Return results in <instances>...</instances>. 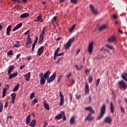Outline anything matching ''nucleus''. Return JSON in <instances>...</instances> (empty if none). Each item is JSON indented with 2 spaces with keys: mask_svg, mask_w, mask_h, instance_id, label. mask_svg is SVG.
Segmentation results:
<instances>
[{
  "mask_svg": "<svg viewBox=\"0 0 127 127\" xmlns=\"http://www.w3.org/2000/svg\"><path fill=\"white\" fill-rule=\"evenodd\" d=\"M63 54H64V53H62L59 54H58L57 56H61L62 55H63Z\"/></svg>",
  "mask_w": 127,
  "mask_h": 127,
  "instance_id": "338daca9",
  "label": "nucleus"
},
{
  "mask_svg": "<svg viewBox=\"0 0 127 127\" xmlns=\"http://www.w3.org/2000/svg\"><path fill=\"white\" fill-rule=\"evenodd\" d=\"M89 8L93 14H95V15L98 14V9L96 8L95 6L93 4H90L89 5Z\"/></svg>",
  "mask_w": 127,
  "mask_h": 127,
  "instance_id": "0eeeda50",
  "label": "nucleus"
},
{
  "mask_svg": "<svg viewBox=\"0 0 127 127\" xmlns=\"http://www.w3.org/2000/svg\"><path fill=\"white\" fill-rule=\"evenodd\" d=\"M6 94V89L5 88L3 89L2 90V98H4V97H5V95Z\"/></svg>",
  "mask_w": 127,
  "mask_h": 127,
  "instance_id": "e433bc0d",
  "label": "nucleus"
},
{
  "mask_svg": "<svg viewBox=\"0 0 127 127\" xmlns=\"http://www.w3.org/2000/svg\"><path fill=\"white\" fill-rule=\"evenodd\" d=\"M8 106V103H7V101L6 100L5 104L4 105V108H7V106Z\"/></svg>",
  "mask_w": 127,
  "mask_h": 127,
  "instance_id": "864d4df0",
  "label": "nucleus"
},
{
  "mask_svg": "<svg viewBox=\"0 0 127 127\" xmlns=\"http://www.w3.org/2000/svg\"><path fill=\"white\" fill-rule=\"evenodd\" d=\"M24 67H25V65H22L20 66V70H22V69H23L24 68Z\"/></svg>",
  "mask_w": 127,
  "mask_h": 127,
  "instance_id": "4d7b16f0",
  "label": "nucleus"
},
{
  "mask_svg": "<svg viewBox=\"0 0 127 127\" xmlns=\"http://www.w3.org/2000/svg\"><path fill=\"white\" fill-rule=\"evenodd\" d=\"M76 24H74L73 26H71V27L70 28L69 30V32L70 33H72V32H73V31L74 30V29H75V28H76Z\"/></svg>",
  "mask_w": 127,
  "mask_h": 127,
  "instance_id": "473e14b6",
  "label": "nucleus"
},
{
  "mask_svg": "<svg viewBox=\"0 0 127 127\" xmlns=\"http://www.w3.org/2000/svg\"><path fill=\"white\" fill-rule=\"evenodd\" d=\"M20 55H21V54H19L16 56V59H18L19 57H20Z\"/></svg>",
  "mask_w": 127,
  "mask_h": 127,
  "instance_id": "bf43d9fd",
  "label": "nucleus"
},
{
  "mask_svg": "<svg viewBox=\"0 0 127 127\" xmlns=\"http://www.w3.org/2000/svg\"><path fill=\"white\" fill-rule=\"evenodd\" d=\"M87 51L88 53L90 54H93V52L94 51V43L93 42H91L87 48Z\"/></svg>",
  "mask_w": 127,
  "mask_h": 127,
  "instance_id": "39448f33",
  "label": "nucleus"
},
{
  "mask_svg": "<svg viewBox=\"0 0 127 127\" xmlns=\"http://www.w3.org/2000/svg\"><path fill=\"white\" fill-rule=\"evenodd\" d=\"M70 85H69V86H73V84L75 83V80L72 79L71 80H70Z\"/></svg>",
  "mask_w": 127,
  "mask_h": 127,
  "instance_id": "de8ad7c7",
  "label": "nucleus"
},
{
  "mask_svg": "<svg viewBox=\"0 0 127 127\" xmlns=\"http://www.w3.org/2000/svg\"><path fill=\"white\" fill-rule=\"evenodd\" d=\"M55 78H56V74L55 73H53L50 77V78H48L47 80V83H51L52 82H53L54 80H55Z\"/></svg>",
  "mask_w": 127,
  "mask_h": 127,
  "instance_id": "9d476101",
  "label": "nucleus"
},
{
  "mask_svg": "<svg viewBox=\"0 0 127 127\" xmlns=\"http://www.w3.org/2000/svg\"><path fill=\"white\" fill-rule=\"evenodd\" d=\"M50 73H51L50 72V70H47V71L43 74L44 77H45L46 79V80H47V79H49Z\"/></svg>",
  "mask_w": 127,
  "mask_h": 127,
  "instance_id": "f3484780",
  "label": "nucleus"
},
{
  "mask_svg": "<svg viewBox=\"0 0 127 127\" xmlns=\"http://www.w3.org/2000/svg\"><path fill=\"white\" fill-rule=\"evenodd\" d=\"M60 96L61 97V101L60 103V106H62L64 103V98L63 96V94H62V92L60 91Z\"/></svg>",
  "mask_w": 127,
  "mask_h": 127,
  "instance_id": "4468645a",
  "label": "nucleus"
},
{
  "mask_svg": "<svg viewBox=\"0 0 127 127\" xmlns=\"http://www.w3.org/2000/svg\"><path fill=\"white\" fill-rule=\"evenodd\" d=\"M11 30V25H9L6 29V31H10Z\"/></svg>",
  "mask_w": 127,
  "mask_h": 127,
  "instance_id": "49530a36",
  "label": "nucleus"
},
{
  "mask_svg": "<svg viewBox=\"0 0 127 127\" xmlns=\"http://www.w3.org/2000/svg\"><path fill=\"white\" fill-rule=\"evenodd\" d=\"M34 97V92H33L31 94L30 98V99H33Z\"/></svg>",
  "mask_w": 127,
  "mask_h": 127,
  "instance_id": "8fccbe9b",
  "label": "nucleus"
},
{
  "mask_svg": "<svg viewBox=\"0 0 127 127\" xmlns=\"http://www.w3.org/2000/svg\"><path fill=\"white\" fill-rule=\"evenodd\" d=\"M3 109V105H2V103H1V102L0 101V114L2 112V110Z\"/></svg>",
  "mask_w": 127,
  "mask_h": 127,
  "instance_id": "ea45409f",
  "label": "nucleus"
},
{
  "mask_svg": "<svg viewBox=\"0 0 127 127\" xmlns=\"http://www.w3.org/2000/svg\"><path fill=\"white\" fill-rule=\"evenodd\" d=\"M13 69H14V66H13V65L10 66L7 71L8 75H10V74H11V72H12Z\"/></svg>",
  "mask_w": 127,
  "mask_h": 127,
  "instance_id": "bb28decb",
  "label": "nucleus"
},
{
  "mask_svg": "<svg viewBox=\"0 0 127 127\" xmlns=\"http://www.w3.org/2000/svg\"><path fill=\"white\" fill-rule=\"evenodd\" d=\"M39 78H40V85H45L46 82V79L43 76V72H41L39 74Z\"/></svg>",
  "mask_w": 127,
  "mask_h": 127,
  "instance_id": "423d86ee",
  "label": "nucleus"
},
{
  "mask_svg": "<svg viewBox=\"0 0 127 127\" xmlns=\"http://www.w3.org/2000/svg\"><path fill=\"white\" fill-rule=\"evenodd\" d=\"M109 42H117V37L115 36H112L108 39Z\"/></svg>",
  "mask_w": 127,
  "mask_h": 127,
  "instance_id": "ddd939ff",
  "label": "nucleus"
},
{
  "mask_svg": "<svg viewBox=\"0 0 127 127\" xmlns=\"http://www.w3.org/2000/svg\"><path fill=\"white\" fill-rule=\"evenodd\" d=\"M11 99H12V104H14V102L15 101V98H16V93H12L11 94Z\"/></svg>",
  "mask_w": 127,
  "mask_h": 127,
  "instance_id": "dca6fc26",
  "label": "nucleus"
},
{
  "mask_svg": "<svg viewBox=\"0 0 127 127\" xmlns=\"http://www.w3.org/2000/svg\"><path fill=\"white\" fill-rule=\"evenodd\" d=\"M18 88H19V83L17 84L14 88L12 89V91L13 92H16V91H17V90H18Z\"/></svg>",
  "mask_w": 127,
  "mask_h": 127,
  "instance_id": "72a5a7b5",
  "label": "nucleus"
},
{
  "mask_svg": "<svg viewBox=\"0 0 127 127\" xmlns=\"http://www.w3.org/2000/svg\"><path fill=\"white\" fill-rule=\"evenodd\" d=\"M92 81H93V76L90 75L88 77L89 83H92Z\"/></svg>",
  "mask_w": 127,
  "mask_h": 127,
  "instance_id": "a19ab883",
  "label": "nucleus"
},
{
  "mask_svg": "<svg viewBox=\"0 0 127 127\" xmlns=\"http://www.w3.org/2000/svg\"><path fill=\"white\" fill-rule=\"evenodd\" d=\"M37 41H38V37H35V40L33 44H34L35 45H36V44H37Z\"/></svg>",
  "mask_w": 127,
  "mask_h": 127,
  "instance_id": "37998d69",
  "label": "nucleus"
},
{
  "mask_svg": "<svg viewBox=\"0 0 127 127\" xmlns=\"http://www.w3.org/2000/svg\"><path fill=\"white\" fill-rule=\"evenodd\" d=\"M106 47H107V48H109L110 50H112V51H115V48L114 47V46H112L109 44H106Z\"/></svg>",
  "mask_w": 127,
  "mask_h": 127,
  "instance_id": "7c9ffc66",
  "label": "nucleus"
},
{
  "mask_svg": "<svg viewBox=\"0 0 127 127\" xmlns=\"http://www.w3.org/2000/svg\"><path fill=\"white\" fill-rule=\"evenodd\" d=\"M13 52H12V50H10L7 53V55L8 56H13Z\"/></svg>",
  "mask_w": 127,
  "mask_h": 127,
  "instance_id": "58836bf2",
  "label": "nucleus"
},
{
  "mask_svg": "<svg viewBox=\"0 0 127 127\" xmlns=\"http://www.w3.org/2000/svg\"><path fill=\"white\" fill-rule=\"evenodd\" d=\"M27 58L28 61H30V60H31V57H30V56L29 57H27Z\"/></svg>",
  "mask_w": 127,
  "mask_h": 127,
  "instance_id": "e2e57ef3",
  "label": "nucleus"
},
{
  "mask_svg": "<svg viewBox=\"0 0 127 127\" xmlns=\"http://www.w3.org/2000/svg\"><path fill=\"white\" fill-rule=\"evenodd\" d=\"M75 38L74 37L70 38L67 43L64 45V48L65 50H68L71 46L72 45V43H73V41H74Z\"/></svg>",
  "mask_w": 127,
  "mask_h": 127,
  "instance_id": "f03ea898",
  "label": "nucleus"
},
{
  "mask_svg": "<svg viewBox=\"0 0 127 127\" xmlns=\"http://www.w3.org/2000/svg\"><path fill=\"white\" fill-rule=\"evenodd\" d=\"M127 73H123L122 75V77L123 78V79H124V80H125V81H127Z\"/></svg>",
  "mask_w": 127,
  "mask_h": 127,
  "instance_id": "c9c22d12",
  "label": "nucleus"
},
{
  "mask_svg": "<svg viewBox=\"0 0 127 127\" xmlns=\"http://www.w3.org/2000/svg\"><path fill=\"white\" fill-rule=\"evenodd\" d=\"M22 106H23V109H25V108L26 107V104L23 103Z\"/></svg>",
  "mask_w": 127,
  "mask_h": 127,
  "instance_id": "680f3d73",
  "label": "nucleus"
},
{
  "mask_svg": "<svg viewBox=\"0 0 127 127\" xmlns=\"http://www.w3.org/2000/svg\"><path fill=\"white\" fill-rule=\"evenodd\" d=\"M70 2L73 4H76L78 3V0H70Z\"/></svg>",
  "mask_w": 127,
  "mask_h": 127,
  "instance_id": "79ce46f5",
  "label": "nucleus"
},
{
  "mask_svg": "<svg viewBox=\"0 0 127 127\" xmlns=\"http://www.w3.org/2000/svg\"><path fill=\"white\" fill-rule=\"evenodd\" d=\"M32 43V41H31V38H30V35L29 34L27 38V41L26 43V46L27 47L29 44H31Z\"/></svg>",
  "mask_w": 127,
  "mask_h": 127,
  "instance_id": "f8f14e48",
  "label": "nucleus"
},
{
  "mask_svg": "<svg viewBox=\"0 0 127 127\" xmlns=\"http://www.w3.org/2000/svg\"><path fill=\"white\" fill-rule=\"evenodd\" d=\"M110 110L111 113L112 114H114L115 112V106L114 105V103H113V102H111L110 103Z\"/></svg>",
  "mask_w": 127,
  "mask_h": 127,
  "instance_id": "412c9836",
  "label": "nucleus"
},
{
  "mask_svg": "<svg viewBox=\"0 0 127 127\" xmlns=\"http://www.w3.org/2000/svg\"><path fill=\"white\" fill-rule=\"evenodd\" d=\"M33 104H36V103H38V100L37 99H34L33 101Z\"/></svg>",
  "mask_w": 127,
  "mask_h": 127,
  "instance_id": "603ef678",
  "label": "nucleus"
},
{
  "mask_svg": "<svg viewBox=\"0 0 127 127\" xmlns=\"http://www.w3.org/2000/svg\"><path fill=\"white\" fill-rule=\"evenodd\" d=\"M76 99H77V100H79L81 99V95H76Z\"/></svg>",
  "mask_w": 127,
  "mask_h": 127,
  "instance_id": "6e6d98bb",
  "label": "nucleus"
},
{
  "mask_svg": "<svg viewBox=\"0 0 127 127\" xmlns=\"http://www.w3.org/2000/svg\"><path fill=\"white\" fill-rule=\"evenodd\" d=\"M43 50H44V46H41L38 49L37 54L38 56H41L42 53H43Z\"/></svg>",
  "mask_w": 127,
  "mask_h": 127,
  "instance_id": "9b49d317",
  "label": "nucleus"
},
{
  "mask_svg": "<svg viewBox=\"0 0 127 127\" xmlns=\"http://www.w3.org/2000/svg\"><path fill=\"white\" fill-rule=\"evenodd\" d=\"M100 78H98L96 82V85L97 87L99 86V84H100Z\"/></svg>",
  "mask_w": 127,
  "mask_h": 127,
  "instance_id": "a18cd8bd",
  "label": "nucleus"
},
{
  "mask_svg": "<svg viewBox=\"0 0 127 127\" xmlns=\"http://www.w3.org/2000/svg\"><path fill=\"white\" fill-rule=\"evenodd\" d=\"M21 26H22V23H19L12 29L13 31H15V30H17V29L20 28Z\"/></svg>",
  "mask_w": 127,
  "mask_h": 127,
  "instance_id": "393cba45",
  "label": "nucleus"
},
{
  "mask_svg": "<svg viewBox=\"0 0 127 127\" xmlns=\"http://www.w3.org/2000/svg\"><path fill=\"white\" fill-rule=\"evenodd\" d=\"M45 32H46V27H44L42 29V31L41 32L39 39L38 44H41L43 42V40H44V35L45 34Z\"/></svg>",
  "mask_w": 127,
  "mask_h": 127,
  "instance_id": "f257e3e1",
  "label": "nucleus"
},
{
  "mask_svg": "<svg viewBox=\"0 0 127 127\" xmlns=\"http://www.w3.org/2000/svg\"><path fill=\"white\" fill-rule=\"evenodd\" d=\"M75 119H76V117L74 116H73L71 118L69 121L70 125H74V124H75Z\"/></svg>",
  "mask_w": 127,
  "mask_h": 127,
  "instance_id": "c756f323",
  "label": "nucleus"
},
{
  "mask_svg": "<svg viewBox=\"0 0 127 127\" xmlns=\"http://www.w3.org/2000/svg\"><path fill=\"white\" fill-rule=\"evenodd\" d=\"M105 113H106V104L103 105L101 111H100V115L99 117L97 118V121H99V120H101L103 117H104V115H105Z\"/></svg>",
  "mask_w": 127,
  "mask_h": 127,
  "instance_id": "7ed1b4c3",
  "label": "nucleus"
},
{
  "mask_svg": "<svg viewBox=\"0 0 127 127\" xmlns=\"http://www.w3.org/2000/svg\"><path fill=\"white\" fill-rule=\"evenodd\" d=\"M58 52H59V48H58L54 53V60H56V57H57V54H58Z\"/></svg>",
  "mask_w": 127,
  "mask_h": 127,
  "instance_id": "2f4dec72",
  "label": "nucleus"
},
{
  "mask_svg": "<svg viewBox=\"0 0 127 127\" xmlns=\"http://www.w3.org/2000/svg\"><path fill=\"white\" fill-rule=\"evenodd\" d=\"M117 17H118V16H117V15L116 14L113 15V18H114L115 19H116Z\"/></svg>",
  "mask_w": 127,
  "mask_h": 127,
  "instance_id": "69168bd1",
  "label": "nucleus"
},
{
  "mask_svg": "<svg viewBox=\"0 0 127 127\" xmlns=\"http://www.w3.org/2000/svg\"><path fill=\"white\" fill-rule=\"evenodd\" d=\"M120 107L121 111H122V112L123 113V114H124V113H125V108H124V107H123L122 106V105H120Z\"/></svg>",
  "mask_w": 127,
  "mask_h": 127,
  "instance_id": "c03bdc74",
  "label": "nucleus"
},
{
  "mask_svg": "<svg viewBox=\"0 0 127 127\" xmlns=\"http://www.w3.org/2000/svg\"><path fill=\"white\" fill-rule=\"evenodd\" d=\"M35 45H36L33 44L31 51H33V50H34V49L35 48Z\"/></svg>",
  "mask_w": 127,
  "mask_h": 127,
  "instance_id": "5fc2aeb1",
  "label": "nucleus"
},
{
  "mask_svg": "<svg viewBox=\"0 0 127 127\" xmlns=\"http://www.w3.org/2000/svg\"><path fill=\"white\" fill-rule=\"evenodd\" d=\"M53 19L54 21H56L57 20V16L54 17Z\"/></svg>",
  "mask_w": 127,
  "mask_h": 127,
  "instance_id": "774afa93",
  "label": "nucleus"
},
{
  "mask_svg": "<svg viewBox=\"0 0 127 127\" xmlns=\"http://www.w3.org/2000/svg\"><path fill=\"white\" fill-rule=\"evenodd\" d=\"M30 74H31L30 72H29L27 74L24 75V77L26 81H30Z\"/></svg>",
  "mask_w": 127,
  "mask_h": 127,
  "instance_id": "2eb2a0df",
  "label": "nucleus"
},
{
  "mask_svg": "<svg viewBox=\"0 0 127 127\" xmlns=\"http://www.w3.org/2000/svg\"><path fill=\"white\" fill-rule=\"evenodd\" d=\"M85 110L89 111V112L92 113V114H95V111L93 109V108H92L91 107H85Z\"/></svg>",
  "mask_w": 127,
  "mask_h": 127,
  "instance_id": "b1692460",
  "label": "nucleus"
},
{
  "mask_svg": "<svg viewBox=\"0 0 127 127\" xmlns=\"http://www.w3.org/2000/svg\"><path fill=\"white\" fill-rule=\"evenodd\" d=\"M29 16V14L27 13H24L20 15V17L21 18H25L26 17H28Z\"/></svg>",
  "mask_w": 127,
  "mask_h": 127,
  "instance_id": "cd10ccee",
  "label": "nucleus"
},
{
  "mask_svg": "<svg viewBox=\"0 0 127 127\" xmlns=\"http://www.w3.org/2000/svg\"><path fill=\"white\" fill-rule=\"evenodd\" d=\"M85 120L86 121H89L90 122H91L93 121V120H94V117H92V114L89 113Z\"/></svg>",
  "mask_w": 127,
  "mask_h": 127,
  "instance_id": "aec40b11",
  "label": "nucleus"
},
{
  "mask_svg": "<svg viewBox=\"0 0 127 127\" xmlns=\"http://www.w3.org/2000/svg\"><path fill=\"white\" fill-rule=\"evenodd\" d=\"M118 86H119L121 90H122V89H123L124 91L125 90H127V84L126 83V82H125L124 80L119 81Z\"/></svg>",
  "mask_w": 127,
  "mask_h": 127,
  "instance_id": "20e7f679",
  "label": "nucleus"
},
{
  "mask_svg": "<svg viewBox=\"0 0 127 127\" xmlns=\"http://www.w3.org/2000/svg\"><path fill=\"white\" fill-rule=\"evenodd\" d=\"M46 126H48V123L47 122H44V127H46Z\"/></svg>",
  "mask_w": 127,
  "mask_h": 127,
  "instance_id": "0e129e2a",
  "label": "nucleus"
},
{
  "mask_svg": "<svg viewBox=\"0 0 127 127\" xmlns=\"http://www.w3.org/2000/svg\"><path fill=\"white\" fill-rule=\"evenodd\" d=\"M16 76H17V72L9 74L8 79L10 80V79H12V78H14V77H16Z\"/></svg>",
  "mask_w": 127,
  "mask_h": 127,
  "instance_id": "c85d7f7f",
  "label": "nucleus"
},
{
  "mask_svg": "<svg viewBox=\"0 0 127 127\" xmlns=\"http://www.w3.org/2000/svg\"><path fill=\"white\" fill-rule=\"evenodd\" d=\"M80 50L79 49L77 50L76 53V55H78L80 53Z\"/></svg>",
  "mask_w": 127,
  "mask_h": 127,
  "instance_id": "13d9d810",
  "label": "nucleus"
},
{
  "mask_svg": "<svg viewBox=\"0 0 127 127\" xmlns=\"http://www.w3.org/2000/svg\"><path fill=\"white\" fill-rule=\"evenodd\" d=\"M41 18H42V15H40L38 17H37V19L34 20V21H36L37 22H38L41 20Z\"/></svg>",
  "mask_w": 127,
  "mask_h": 127,
  "instance_id": "f704fd0d",
  "label": "nucleus"
},
{
  "mask_svg": "<svg viewBox=\"0 0 127 127\" xmlns=\"http://www.w3.org/2000/svg\"><path fill=\"white\" fill-rule=\"evenodd\" d=\"M85 73L86 75H88V74H89L90 73V69L85 70Z\"/></svg>",
  "mask_w": 127,
  "mask_h": 127,
  "instance_id": "09e8293b",
  "label": "nucleus"
},
{
  "mask_svg": "<svg viewBox=\"0 0 127 127\" xmlns=\"http://www.w3.org/2000/svg\"><path fill=\"white\" fill-rule=\"evenodd\" d=\"M108 28V25L104 24L101 26V27L99 29V31H102V30H104V29H106V28Z\"/></svg>",
  "mask_w": 127,
  "mask_h": 127,
  "instance_id": "a878e982",
  "label": "nucleus"
},
{
  "mask_svg": "<svg viewBox=\"0 0 127 127\" xmlns=\"http://www.w3.org/2000/svg\"><path fill=\"white\" fill-rule=\"evenodd\" d=\"M16 44H15L14 45V47H17V48H18L19 46H20V41H16L15 42Z\"/></svg>",
  "mask_w": 127,
  "mask_h": 127,
  "instance_id": "4c0bfd02",
  "label": "nucleus"
},
{
  "mask_svg": "<svg viewBox=\"0 0 127 127\" xmlns=\"http://www.w3.org/2000/svg\"><path fill=\"white\" fill-rule=\"evenodd\" d=\"M85 93L88 94L90 92V88L89 87V84L88 83H85Z\"/></svg>",
  "mask_w": 127,
  "mask_h": 127,
  "instance_id": "6ab92c4d",
  "label": "nucleus"
},
{
  "mask_svg": "<svg viewBox=\"0 0 127 127\" xmlns=\"http://www.w3.org/2000/svg\"><path fill=\"white\" fill-rule=\"evenodd\" d=\"M44 107L46 110L47 111H49L50 110V107L49 106V104L48 103H46V101H44Z\"/></svg>",
  "mask_w": 127,
  "mask_h": 127,
  "instance_id": "5701e85b",
  "label": "nucleus"
},
{
  "mask_svg": "<svg viewBox=\"0 0 127 127\" xmlns=\"http://www.w3.org/2000/svg\"><path fill=\"white\" fill-rule=\"evenodd\" d=\"M30 33V30H28L24 34L25 35H27L28 34H29Z\"/></svg>",
  "mask_w": 127,
  "mask_h": 127,
  "instance_id": "3c124183",
  "label": "nucleus"
},
{
  "mask_svg": "<svg viewBox=\"0 0 127 127\" xmlns=\"http://www.w3.org/2000/svg\"><path fill=\"white\" fill-rule=\"evenodd\" d=\"M62 118L64 121V111H62L60 114H58L55 117V119L56 120H61Z\"/></svg>",
  "mask_w": 127,
  "mask_h": 127,
  "instance_id": "1a4fd4ad",
  "label": "nucleus"
},
{
  "mask_svg": "<svg viewBox=\"0 0 127 127\" xmlns=\"http://www.w3.org/2000/svg\"><path fill=\"white\" fill-rule=\"evenodd\" d=\"M75 67L76 70H81V68H79V67H78V65H75Z\"/></svg>",
  "mask_w": 127,
  "mask_h": 127,
  "instance_id": "052dcab7",
  "label": "nucleus"
},
{
  "mask_svg": "<svg viewBox=\"0 0 127 127\" xmlns=\"http://www.w3.org/2000/svg\"><path fill=\"white\" fill-rule=\"evenodd\" d=\"M113 119H112V117L110 116L106 117L104 119V123H105V124H108V125H111Z\"/></svg>",
  "mask_w": 127,
  "mask_h": 127,
  "instance_id": "6e6552de",
  "label": "nucleus"
},
{
  "mask_svg": "<svg viewBox=\"0 0 127 127\" xmlns=\"http://www.w3.org/2000/svg\"><path fill=\"white\" fill-rule=\"evenodd\" d=\"M31 115L30 114L29 115L27 118H26L25 124L26 125H29L30 123V121H31Z\"/></svg>",
  "mask_w": 127,
  "mask_h": 127,
  "instance_id": "a211bd4d",
  "label": "nucleus"
},
{
  "mask_svg": "<svg viewBox=\"0 0 127 127\" xmlns=\"http://www.w3.org/2000/svg\"><path fill=\"white\" fill-rule=\"evenodd\" d=\"M36 125V120H33L31 121V122H30V124H28V126H29V127H35Z\"/></svg>",
  "mask_w": 127,
  "mask_h": 127,
  "instance_id": "4be33fe9",
  "label": "nucleus"
}]
</instances>
